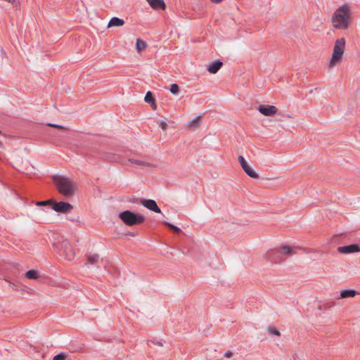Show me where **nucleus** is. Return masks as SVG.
Listing matches in <instances>:
<instances>
[{
	"mask_svg": "<svg viewBox=\"0 0 360 360\" xmlns=\"http://www.w3.org/2000/svg\"><path fill=\"white\" fill-rule=\"evenodd\" d=\"M352 22V7L347 4H345L336 8L331 16L332 25L337 30H347Z\"/></svg>",
	"mask_w": 360,
	"mask_h": 360,
	"instance_id": "obj_1",
	"label": "nucleus"
},
{
	"mask_svg": "<svg viewBox=\"0 0 360 360\" xmlns=\"http://www.w3.org/2000/svg\"><path fill=\"white\" fill-rule=\"evenodd\" d=\"M53 181L60 194L66 198H71L75 195L77 185L71 179L64 176H55Z\"/></svg>",
	"mask_w": 360,
	"mask_h": 360,
	"instance_id": "obj_2",
	"label": "nucleus"
},
{
	"mask_svg": "<svg viewBox=\"0 0 360 360\" xmlns=\"http://www.w3.org/2000/svg\"><path fill=\"white\" fill-rule=\"evenodd\" d=\"M345 46L346 40L345 38L342 37L335 40L332 56L328 63V68L333 69L342 63L345 51Z\"/></svg>",
	"mask_w": 360,
	"mask_h": 360,
	"instance_id": "obj_3",
	"label": "nucleus"
},
{
	"mask_svg": "<svg viewBox=\"0 0 360 360\" xmlns=\"http://www.w3.org/2000/svg\"><path fill=\"white\" fill-rule=\"evenodd\" d=\"M53 246L54 250L65 259L72 261L75 259V250L68 240L60 238L57 243H53Z\"/></svg>",
	"mask_w": 360,
	"mask_h": 360,
	"instance_id": "obj_4",
	"label": "nucleus"
},
{
	"mask_svg": "<svg viewBox=\"0 0 360 360\" xmlns=\"http://www.w3.org/2000/svg\"><path fill=\"white\" fill-rule=\"evenodd\" d=\"M119 218L122 221L129 226L142 224L145 221V217L141 214H136L129 210L119 213Z\"/></svg>",
	"mask_w": 360,
	"mask_h": 360,
	"instance_id": "obj_5",
	"label": "nucleus"
},
{
	"mask_svg": "<svg viewBox=\"0 0 360 360\" xmlns=\"http://www.w3.org/2000/svg\"><path fill=\"white\" fill-rule=\"evenodd\" d=\"M238 162L241 166V167L243 168V169L244 170V172L250 177L253 178V179H258L259 178V175L257 173H256L251 167L250 166L248 165V163L247 162V161L245 160V159L242 156V155H240L238 158Z\"/></svg>",
	"mask_w": 360,
	"mask_h": 360,
	"instance_id": "obj_6",
	"label": "nucleus"
},
{
	"mask_svg": "<svg viewBox=\"0 0 360 360\" xmlns=\"http://www.w3.org/2000/svg\"><path fill=\"white\" fill-rule=\"evenodd\" d=\"M72 208V205L66 202H55L53 205V210L57 212L65 213L71 211Z\"/></svg>",
	"mask_w": 360,
	"mask_h": 360,
	"instance_id": "obj_7",
	"label": "nucleus"
},
{
	"mask_svg": "<svg viewBox=\"0 0 360 360\" xmlns=\"http://www.w3.org/2000/svg\"><path fill=\"white\" fill-rule=\"evenodd\" d=\"M338 251L344 255L360 252V246L357 244H352L345 246H340Z\"/></svg>",
	"mask_w": 360,
	"mask_h": 360,
	"instance_id": "obj_8",
	"label": "nucleus"
},
{
	"mask_svg": "<svg viewBox=\"0 0 360 360\" xmlns=\"http://www.w3.org/2000/svg\"><path fill=\"white\" fill-rule=\"evenodd\" d=\"M258 110L265 116H272L276 114L278 108L274 105H259Z\"/></svg>",
	"mask_w": 360,
	"mask_h": 360,
	"instance_id": "obj_9",
	"label": "nucleus"
},
{
	"mask_svg": "<svg viewBox=\"0 0 360 360\" xmlns=\"http://www.w3.org/2000/svg\"><path fill=\"white\" fill-rule=\"evenodd\" d=\"M141 204L149 210H151L155 213H161L160 209L154 200H143L141 201Z\"/></svg>",
	"mask_w": 360,
	"mask_h": 360,
	"instance_id": "obj_10",
	"label": "nucleus"
},
{
	"mask_svg": "<svg viewBox=\"0 0 360 360\" xmlns=\"http://www.w3.org/2000/svg\"><path fill=\"white\" fill-rule=\"evenodd\" d=\"M149 5L155 10L161 8L165 10L166 5L164 0H146Z\"/></svg>",
	"mask_w": 360,
	"mask_h": 360,
	"instance_id": "obj_11",
	"label": "nucleus"
},
{
	"mask_svg": "<svg viewBox=\"0 0 360 360\" xmlns=\"http://www.w3.org/2000/svg\"><path fill=\"white\" fill-rule=\"evenodd\" d=\"M124 25V20L119 18L117 17H113L110 19L108 24V27H122Z\"/></svg>",
	"mask_w": 360,
	"mask_h": 360,
	"instance_id": "obj_12",
	"label": "nucleus"
},
{
	"mask_svg": "<svg viewBox=\"0 0 360 360\" xmlns=\"http://www.w3.org/2000/svg\"><path fill=\"white\" fill-rule=\"evenodd\" d=\"M201 124V117L198 116L195 117L193 120H191L186 124V128L189 129H195L198 127Z\"/></svg>",
	"mask_w": 360,
	"mask_h": 360,
	"instance_id": "obj_13",
	"label": "nucleus"
},
{
	"mask_svg": "<svg viewBox=\"0 0 360 360\" xmlns=\"http://www.w3.org/2000/svg\"><path fill=\"white\" fill-rule=\"evenodd\" d=\"M222 65L223 63L220 61L212 63L207 67V70L212 74H215L221 68Z\"/></svg>",
	"mask_w": 360,
	"mask_h": 360,
	"instance_id": "obj_14",
	"label": "nucleus"
},
{
	"mask_svg": "<svg viewBox=\"0 0 360 360\" xmlns=\"http://www.w3.org/2000/svg\"><path fill=\"white\" fill-rule=\"evenodd\" d=\"M281 252L284 255H291L296 253L295 248L289 245H282Z\"/></svg>",
	"mask_w": 360,
	"mask_h": 360,
	"instance_id": "obj_15",
	"label": "nucleus"
},
{
	"mask_svg": "<svg viewBox=\"0 0 360 360\" xmlns=\"http://www.w3.org/2000/svg\"><path fill=\"white\" fill-rule=\"evenodd\" d=\"M356 295V291L354 290H346L340 292L341 298L354 297Z\"/></svg>",
	"mask_w": 360,
	"mask_h": 360,
	"instance_id": "obj_16",
	"label": "nucleus"
},
{
	"mask_svg": "<svg viewBox=\"0 0 360 360\" xmlns=\"http://www.w3.org/2000/svg\"><path fill=\"white\" fill-rule=\"evenodd\" d=\"M147 44L144 41L140 39H137L136 43V49L139 53H141L142 51L145 50Z\"/></svg>",
	"mask_w": 360,
	"mask_h": 360,
	"instance_id": "obj_17",
	"label": "nucleus"
},
{
	"mask_svg": "<svg viewBox=\"0 0 360 360\" xmlns=\"http://www.w3.org/2000/svg\"><path fill=\"white\" fill-rule=\"evenodd\" d=\"M25 277L28 279H38L39 278V275L37 271L30 270L26 272Z\"/></svg>",
	"mask_w": 360,
	"mask_h": 360,
	"instance_id": "obj_18",
	"label": "nucleus"
},
{
	"mask_svg": "<svg viewBox=\"0 0 360 360\" xmlns=\"http://www.w3.org/2000/svg\"><path fill=\"white\" fill-rule=\"evenodd\" d=\"M128 161L129 162L137 165L139 166H148V164L146 162L141 160L131 158V159H129Z\"/></svg>",
	"mask_w": 360,
	"mask_h": 360,
	"instance_id": "obj_19",
	"label": "nucleus"
},
{
	"mask_svg": "<svg viewBox=\"0 0 360 360\" xmlns=\"http://www.w3.org/2000/svg\"><path fill=\"white\" fill-rule=\"evenodd\" d=\"M98 255H93L88 257L87 262L90 264H94L96 263L98 260Z\"/></svg>",
	"mask_w": 360,
	"mask_h": 360,
	"instance_id": "obj_20",
	"label": "nucleus"
},
{
	"mask_svg": "<svg viewBox=\"0 0 360 360\" xmlns=\"http://www.w3.org/2000/svg\"><path fill=\"white\" fill-rule=\"evenodd\" d=\"M169 91L172 94L176 95L179 92V86L176 84H172L170 86Z\"/></svg>",
	"mask_w": 360,
	"mask_h": 360,
	"instance_id": "obj_21",
	"label": "nucleus"
},
{
	"mask_svg": "<svg viewBox=\"0 0 360 360\" xmlns=\"http://www.w3.org/2000/svg\"><path fill=\"white\" fill-rule=\"evenodd\" d=\"M154 100L153 94L150 91H148L145 96L144 101L148 103H150Z\"/></svg>",
	"mask_w": 360,
	"mask_h": 360,
	"instance_id": "obj_22",
	"label": "nucleus"
},
{
	"mask_svg": "<svg viewBox=\"0 0 360 360\" xmlns=\"http://www.w3.org/2000/svg\"><path fill=\"white\" fill-rule=\"evenodd\" d=\"M267 331L269 334L275 335L276 336H280L281 333L278 331V330L274 327H269L267 329Z\"/></svg>",
	"mask_w": 360,
	"mask_h": 360,
	"instance_id": "obj_23",
	"label": "nucleus"
},
{
	"mask_svg": "<svg viewBox=\"0 0 360 360\" xmlns=\"http://www.w3.org/2000/svg\"><path fill=\"white\" fill-rule=\"evenodd\" d=\"M165 224L176 233H179L181 231V229L174 225H172L168 222H165Z\"/></svg>",
	"mask_w": 360,
	"mask_h": 360,
	"instance_id": "obj_24",
	"label": "nucleus"
},
{
	"mask_svg": "<svg viewBox=\"0 0 360 360\" xmlns=\"http://www.w3.org/2000/svg\"><path fill=\"white\" fill-rule=\"evenodd\" d=\"M51 202H52L51 200H45V201H38L36 202V205L42 206V205H46L50 204Z\"/></svg>",
	"mask_w": 360,
	"mask_h": 360,
	"instance_id": "obj_25",
	"label": "nucleus"
},
{
	"mask_svg": "<svg viewBox=\"0 0 360 360\" xmlns=\"http://www.w3.org/2000/svg\"><path fill=\"white\" fill-rule=\"evenodd\" d=\"M158 124L163 131H166L167 129V124L164 121L158 122Z\"/></svg>",
	"mask_w": 360,
	"mask_h": 360,
	"instance_id": "obj_26",
	"label": "nucleus"
},
{
	"mask_svg": "<svg viewBox=\"0 0 360 360\" xmlns=\"http://www.w3.org/2000/svg\"><path fill=\"white\" fill-rule=\"evenodd\" d=\"M65 355L63 354H59L53 357V360H65Z\"/></svg>",
	"mask_w": 360,
	"mask_h": 360,
	"instance_id": "obj_27",
	"label": "nucleus"
},
{
	"mask_svg": "<svg viewBox=\"0 0 360 360\" xmlns=\"http://www.w3.org/2000/svg\"><path fill=\"white\" fill-rule=\"evenodd\" d=\"M48 125L50 126V127H52L57 128V129H65V128L64 127L60 126V125H58V124H48Z\"/></svg>",
	"mask_w": 360,
	"mask_h": 360,
	"instance_id": "obj_28",
	"label": "nucleus"
},
{
	"mask_svg": "<svg viewBox=\"0 0 360 360\" xmlns=\"http://www.w3.org/2000/svg\"><path fill=\"white\" fill-rule=\"evenodd\" d=\"M150 104H151V107L153 110H155L156 108H157V105H156V103H155V99L153 101V102H150Z\"/></svg>",
	"mask_w": 360,
	"mask_h": 360,
	"instance_id": "obj_29",
	"label": "nucleus"
},
{
	"mask_svg": "<svg viewBox=\"0 0 360 360\" xmlns=\"http://www.w3.org/2000/svg\"><path fill=\"white\" fill-rule=\"evenodd\" d=\"M213 4H219L223 1V0H210Z\"/></svg>",
	"mask_w": 360,
	"mask_h": 360,
	"instance_id": "obj_30",
	"label": "nucleus"
},
{
	"mask_svg": "<svg viewBox=\"0 0 360 360\" xmlns=\"http://www.w3.org/2000/svg\"><path fill=\"white\" fill-rule=\"evenodd\" d=\"M232 356H233V354L231 352H226L225 354V356L227 357V358H231Z\"/></svg>",
	"mask_w": 360,
	"mask_h": 360,
	"instance_id": "obj_31",
	"label": "nucleus"
},
{
	"mask_svg": "<svg viewBox=\"0 0 360 360\" xmlns=\"http://www.w3.org/2000/svg\"><path fill=\"white\" fill-rule=\"evenodd\" d=\"M331 306H332L331 304H327L324 305V308L327 309V308L330 307Z\"/></svg>",
	"mask_w": 360,
	"mask_h": 360,
	"instance_id": "obj_32",
	"label": "nucleus"
},
{
	"mask_svg": "<svg viewBox=\"0 0 360 360\" xmlns=\"http://www.w3.org/2000/svg\"><path fill=\"white\" fill-rule=\"evenodd\" d=\"M2 145H3L2 143L0 141V147H1Z\"/></svg>",
	"mask_w": 360,
	"mask_h": 360,
	"instance_id": "obj_33",
	"label": "nucleus"
}]
</instances>
